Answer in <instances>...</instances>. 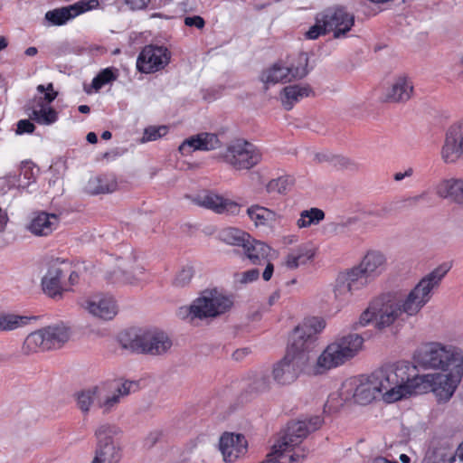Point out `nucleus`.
Returning <instances> with one entry per match:
<instances>
[{
	"mask_svg": "<svg viewBox=\"0 0 463 463\" xmlns=\"http://www.w3.org/2000/svg\"><path fill=\"white\" fill-rule=\"evenodd\" d=\"M138 389L139 383L137 381L107 380L77 392V406L81 412L88 413L92 406L97 405L103 414H109L114 411L126 397Z\"/></svg>",
	"mask_w": 463,
	"mask_h": 463,
	"instance_id": "f257e3e1",
	"label": "nucleus"
},
{
	"mask_svg": "<svg viewBox=\"0 0 463 463\" xmlns=\"http://www.w3.org/2000/svg\"><path fill=\"white\" fill-rule=\"evenodd\" d=\"M414 367L409 362L387 364L373 372L382 400L392 403L417 394L418 383L411 373Z\"/></svg>",
	"mask_w": 463,
	"mask_h": 463,
	"instance_id": "f03ea898",
	"label": "nucleus"
},
{
	"mask_svg": "<svg viewBox=\"0 0 463 463\" xmlns=\"http://www.w3.org/2000/svg\"><path fill=\"white\" fill-rule=\"evenodd\" d=\"M322 422L319 416L290 422L285 434L273 445L266 458L276 463H300L306 457V450L301 447L302 441L309 432L317 430Z\"/></svg>",
	"mask_w": 463,
	"mask_h": 463,
	"instance_id": "7ed1b4c3",
	"label": "nucleus"
},
{
	"mask_svg": "<svg viewBox=\"0 0 463 463\" xmlns=\"http://www.w3.org/2000/svg\"><path fill=\"white\" fill-rule=\"evenodd\" d=\"M364 342L358 334H348L335 339L323 350L315 364H310L309 372L318 375L345 364L362 351Z\"/></svg>",
	"mask_w": 463,
	"mask_h": 463,
	"instance_id": "20e7f679",
	"label": "nucleus"
},
{
	"mask_svg": "<svg viewBox=\"0 0 463 463\" xmlns=\"http://www.w3.org/2000/svg\"><path fill=\"white\" fill-rule=\"evenodd\" d=\"M402 314L401 298L394 293L383 294L370 301L352 328L358 330L374 323L376 328L383 329L392 326Z\"/></svg>",
	"mask_w": 463,
	"mask_h": 463,
	"instance_id": "39448f33",
	"label": "nucleus"
},
{
	"mask_svg": "<svg viewBox=\"0 0 463 463\" xmlns=\"http://www.w3.org/2000/svg\"><path fill=\"white\" fill-rule=\"evenodd\" d=\"M417 362L426 369L441 372L463 370V350L453 345L429 343L418 352Z\"/></svg>",
	"mask_w": 463,
	"mask_h": 463,
	"instance_id": "423d86ee",
	"label": "nucleus"
},
{
	"mask_svg": "<svg viewBox=\"0 0 463 463\" xmlns=\"http://www.w3.org/2000/svg\"><path fill=\"white\" fill-rule=\"evenodd\" d=\"M450 268L449 263L440 264L424 276L405 298H401V307L407 317L416 316L430 302L432 291L439 287Z\"/></svg>",
	"mask_w": 463,
	"mask_h": 463,
	"instance_id": "0eeeda50",
	"label": "nucleus"
},
{
	"mask_svg": "<svg viewBox=\"0 0 463 463\" xmlns=\"http://www.w3.org/2000/svg\"><path fill=\"white\" fill-rule=\"evenodd\" d=\"M116 260V269L109 276L111 282L138 286L146 280L144 260L131 245H121L117 250Z\"/></svg>",
	"mask_w": 463,
	"mask_h": 463,
	"instance_id": "6e6552de",
	"label": "nucleus"
},
{
	"mask_svg": "<svg viewBox=\"0 0 463 463\" xmlns=\"http://www.w3.org/2000/svg\"><path fill=\"white\" fill-rule=\"evenodd\" d=\"M233 305L232 298L218 289L204 290L189 307H183L179 316L192 318L216 317L229 311Z\"/></svg>",
	"mask_w": 463,
	"mask_h": 463,
	"instance_id": "1a4fd4ad",
	"label": "nucleus"
},
{
	"mask_svg": "<svg viewBox=\"0 0 463 463\" xmlns=\"http://www.w3.org/2000/svg\"><path fill=\"white\" fill-rule=\"evenodd\" d=\"M308 56L305 52L280 60L265 69L260 80L268 87L269 84L289 82L304 78L308 73Z\"/></svg>",
	"mask_w": 463,
	"mask_h": 463,
	"instance_id": "9d476101",
	"label": "nucleus"
},
{
	"mask_svg": "<svg viewBox=\"0 0 463 463\" xmlns=\"http://www.w3.org/2000/svg\"><path fill=\"white\" fill-rule=\"evenodd\" d=\"M462 378L463 370L416 375L417 394L431 391L439 402H449L454 395Z\"/></svg>",
	"mask_w": 463,
	"mask_h": 463,
	"instance_id": "9b49d317",
	"label": "nucleus"
},
{
	"mask_svg": "<svg viewBox=\"0 0 463 463\" xmlns=\"http://www.w3.org/2000/svg\"><path fill=\"white\" fill-rule=\"evenodd\" d=\"M121 430L115 424L104 423L95 430L96 448L93 460L98 463H118L122 457Z\"/></svg>",
	"mask_w": 463,
	"mask_h": 463,
	"instance_id": "f8f14e48",
	"label": "nucleus"
},
{
	"mask_svg": "<svg viewBox=\"0 0 463 463\" xmlns=\"http://www.w3.org/2000/svg\"><path fill=\"white\" fill-rule=\"evenodd\" d=\"M310 361L307 354L288 346L285 356L273 366V380L278 384L287 385L295 382L301 373L312 375Z\"/></svg>",
	"mask_w": 463,
	"mask_h": 463,
	"instance_id": "ddd939ff",
	"label": "nucleus"
},
{
	"mask_svg": "<svg viewBox=\"0 0 463 463\" xmlns=\"http://www.w3.org/2000/svg\"><path fill=\"white\" fill-rule=\"evenodd\" d=\"M36 95L27 105L30 119L42 126H51L59 119V114L51 103L57 98L58 92L54 90L52 83L38 85Z\"/></svg>",
	"mask_w": 463,
	"mask_h": 463,
	"instance_id": "4468645a",
	"label": "nucleus"
},
{
	"mask_svg": "<svg viewBox=\"0 0 463 463\" xmlns=\"http://www.w3.org/2000/svg\"><path fill=\"white\" fill-rule=\"evenodd\" d=\"M344 392L351 401L359 405H368L382 399L376 380L373 373L346 379L344 382Z\"/></svg>",
	"mask_w": 463,
	"mask_h": 463,
	"instance_id": "2eb2a0df",
	"label": "nucleus"
},
{
	"mask_svg": "<svg viewBox=\"0 0 463 463\" xmlns=\"http://www.w3.org/2000/svg\"><path fill=\"white\" fill-rule=\"evenodd\" d=\"M222 157L236 170H249L260 162L261 153L251 143L239 139L227 146Z\"/></svg>",
	"mask_w": 463,
	"mask_h": 463,
	"instance_id": "dca6fc26",
	"label": "nucleus"
},
{
	"mask_svg": "<svg viewBox=\"0 0 463 463\" xmlns=\"http://www.w3.org/2000/svg\"><path fill=\"white\" fill-rule=\"evenodd\" d=\"M171 51L165 45L146 44L137 58V70L145 74H151L165 70L171 61Z\"/></svg>",
	"mask_w": 463,
	"mask_h": 463,
	"instance_id": "f3484780",
	"label": "nucleus"
},
{
	"mask_svg": "<svg viewBox=\"0 0 463 463\" xmlns=\"http://www.w3.org/2000/svg\"><path fill=\"white\" fill-rule=\"evenodd\" d=\"M79 304L89 315L104 321L112 320L119 310L118 301L114 296L103 292L83 297Z\"/></svg>",
	"mask_w": 463,
	"mask_h": 463,
	"instance_id": "a211bd4d",
	"label": "nucleus"
},
{
	"mask_svg": "<svg viewBox=\"0 0 463 463\" xmlns=\"http://www.w3.org/2000/svg\"><path fill=\"white\" fill-rule=\"evenodd\" d=\"M371 281L355 265L338 273L333 288L336 301L347 300L354 292L365 288Z\"/></svg>",
	"mask_w": 463,
	"mask_h": 463,
	"instance_id": "6ab92c4d",
	"label": "nucleus"
},
{
	"mask_svg": "<svg viewBox=\"0 0 463 463\" xmlns=\"http://www.w3.org/2000/svg\"><path fill=\"white\" fill-rule=\"evenodd\" d=\"M440 157L446 164H455L463 158V117L446 129Z\"/></svg>",
	"mask_w": 463,
	"mask_h": 463,
	"instance_id": "aec40b11",
	"label": "nucleus"
},
{
	"mask_svg": "<svg viewBox=\"0 0 463 463\" xmlns=\"http://www.w3.org/2000/svg\"><path fill=\"white\" fill-rule=\"evenodd\" d=\"M67 267L61 263H55L49 267L46 274L42 279L43 290L49 297L55 298L61 296L64 291L70 289L73 284V274H70L67 279L69 270Z\"/></svg>",
	"mask_w": 463,
	"mask_h": 463,
	"instance_id": "412c9836",
	"label": "nucleus"
},
{
	"mask_svg": "<svg viewBox=\"0 0 463 463\" xmlns=\"http://www.w3.org/2000/svg\"><path fill=\"white\" fill-rule=\"evenodd\" d=\"M99 6V0H80L73 5L48 11L44 18L49 25L61 26L86 12L97 9Z\"/></svg>",
	"mask_w": 463,
	"mask_h": 463,
	"instance_id": "4be33fe9",
	"label": "nucleus"
},
{
	"mask_svg": "<svg viewBox=\"0 0 463 463\" xmlns=\"http://www.w3.org/2000/svg\"><path fill=\"white\" fill-rule=\"evenodd\" d=\"M219 450L226 463H234L248 450V441L244 435L224 432L219 439Z\"/></svg>",
	"mask_w": 463,
	"mask_h": 463,
	"instance_id": "5701e85b",
	"label": "nucleus"
},
{
	"mask_svg": "<svg viewBox=\"0 0 463 463\" xmlns=\"http://www.w3.org/2000/svg\"><path fill=\"white\" fill-rule=\"evenodd\" d=\"M60 222L58 214L39 211L32 213L25 228L34 236L47 237L58 229Z\"/></svg>",
	"mask_w": 463,
	"mask_h": 463,
	"instance_id": "b1692460",
	"label": "nucleus"
},
{
	"mask_svg": "<svg viewBox=\"0 0 463 463\" xmlns=\"http://www.w3.org/2000/svg\"><path fill=\"white\" fill-rule=\"evenodd\" d=\"M194 202L199 206L210 209L217 213H228L232 215H238L241 207L238 203L223 198L213 192H203L197 194L194 198Z\"/></svg>",
	"mask_w": 463,
	"mask_h": 463,
	"instance_id": "393cba45",
	"label": "nucleus"
},
{
	"mask_svg": "<svg viewBox=\"0 0 463 463\" xmlns=\"http://www.w3.org/2000/svg\"><path fill=\"white\" fill-rule=\"evenodd\" d=\"M356 266L372 282L386 271L388 266L387 256L379 250H369Z\"/></svg>",
	"mask_w": 463,
	"mask_h": 463,
	"instance_id": "a878e982",
	"label": "nucleus"
},
{
	"mask_svg": "<svg viewBox=\"0 0 463 463\" xmlns=\"http://www.w3.org/2000/svg\"><path fill=\"white\" fill-rule=\"evenodd\" d=\"M324 15L328 32H333L335 38L345 37L354 24V16L342 7L326 11Z\"/></svg>",
	"mask_w": 463,
	"mask_h": 463,
	"instance_id": "bb28decb",
	"label": "nucleus"
},
{
	"mask_svg": "<svg viewBox=\"0 0 463 463\" xmlns=\"http://www.w3.org/2000/svg\"><path fill=\"white\" fill-rule=\"evenodd\" d=\"M221 141L213 133H200L185 139L180 146L179 151L183 156H189L196 150L209 151L218 148Z\"/></svg>",
	"mask_w": 463,
	"mask_h": 463,
	"instance_id": "cd10ccee",
	"label": "nucleus"
},
{
	"mask_svg": "<svg viewBox=\"0 0 463 463\" xmlns=\"http://www.w3.org/2000/svg\"><path fill=\"white\" fill-rule=\"evenodd\" d=\"M413 93V83L406 75L394 77L384 92V100L388 102H405Z\"/></svg>",
	"mask_w": 463,
	"mask_h": 463,
	"instance_id": "c85d7f7f",
	"label": "nucleus"
},
{
	"mask_svg": "<svg viewBox=\"0 0 463 463\" xmlns=\"http://www.w3.org/2000/svg\"><path fill=\"white\" fill-rule=\"evenodd\" d=\"M149 328H131L118 335V343L122 349L135 354H145Z\"/></svg>",
	"mask_w": 463,
	"mask_h": 463,
	"instance_id": "c756f323",
	"label": "nucleus"
},
{
	"mask_svg": "<svg viewBox=\"0 0 463 463\" xmlns=\"http://www.w3.org/2000/svg\"><path fill=\"white\" fill-rule=\"evenodd\" d=\"M316 341L317 335L309 327L305 328V321H303L293 331L288 346L298 353H304L311 358Z\"/></svg>",
	"mask_w": 463,
	"mask_h": 463,
	"instance_id": "7c9ffc66",
	"label": "nucleus"
},
{
	"mask_svg": "<svg viewBox=\"0 0 463 463\" xmlns=\"http://www.w3.org/2000/svg\"><path fill=\"white\" fill-rule=\"evenodd\" d=\"M246 213L256 228H272L281 219L279 213L260 204L249 206Z\"/></svg>",
	"mask_w": 463,
	"mask_h": 463,
	"instance_id": "2f4dec72",
	"label": "nucleus"
},
{
	"mask_svg": "<svg viewBox=\"0 0 463 463\" xmlns=\"http://www.w3.org/2000/svg\"><path fill=\"white\" fill-rule=\"evenodd\" d=\"M436 194L449 199L463 207V178H446L435 185Z\"/></svg>",
	"mask_w": 463,
	"mask_h": 463,
	"instance_id": "473e14b6",
	"label": "nucleus"
},
{
	"mask_svg": "<svg viewBox=\"0 0 463 463\" xmlns=\"http://www.w3.org/2000/svg\"><path fill=\"white\" fill-rule=\"evenodd\" d=\"M144 354L160 355L166 353L172 346L168 335L158 329L149 328Z\"/></svg>",
	"mask_w": 463,
	"mask_h": 463,
	"instance_id": "72a5a7b5",
	"label": "nucleus"
},
{
	"mask_svg": "<svg viewBox=\"0 0 463 463\" xmlns=\"http://www.w3.org/2000/svg\"><path fill=\"white\" fill-rule=\"evenodd\" d=\"M312 89L307 84H293L284 87L279 94V100L287 110L292 109L296 103L309 97Z\"/></svg>",
	"mask_w": 463,
	"mask_h": 463,
	"instance_id": "f704fd0d",
	"label": "nucleus"
},
{
	"mask_svg": "<svg viewBox=\"0 0 463 463\" xmlns=\"http://www.w3.org/2000/svg\"><path fill=\"white\" fill-rule=\"evenodd\" d=\"M316 251L312 246L304 243L291 250L284 258L283 265L290 270L307 264L315 257Z\"/></svg>",
	"mask_w": 463,
	"mask_h": 463,
	"instance_id": "c9c22d12",
	"label": "nucleus"
},
{
	"mask_svg": "<svg viewBox=\"0 0 463 463\" xmlns=\"http://www.w3.org/2000/svg\"><path fill=\"white\" fill-rule=\"evenodd\" d=\"M118 188V182L113 175H99L90 177L86 184V192L90 194L113 193Z\"/></svg>",
	"mask_w": 463,
	"mask_h": 463,
	"instance_id": "e433bc0d",
	"label": "nucleus"
},
{
	"mask_svg": "<svg viewBox=\"0 0 463 463\" xmlns=\"http://www.w3.org/2000/svg\"><path fill=\"white\" fill-rule=\"evenodd\" d=\"M247 258L254 265L263 264L269 257L272 249L263 241L254 240L250 237V241L243 247Z\"/></svg>",
	"mask_w": 463,
	"mask_h": 463,
	"instance_id": "4c0bfd02",
	"label": "nucleus"
},
{
	"mask_svg": "<svg viewBox=\"0 0 463 463\" xmlns=\"http://www.w3.org/2000/svg\"><path fill=\"white\" fill-rule=\"evenodd\" d=\"M49 349L60 347L71 337V329L64 324H58L43 328Z\"/></svg>",
	"mask_w": 463,
	"mask_h": 463,
	"instance_id": "58836bf2",
	"label": "nucleus"
},
{
	"mask_svg": "<svg viewBox=\"0 0 463 463\" xmlns=\"http://www.w3.org/2000/svg\"><path fill=\"white\" fill-rule=\"evenodd\" d=\"M23 350L26 354L49 350L43 328L27 335L23 345Z\"/></svg>",
	"mask_w": 463,
	"mask_h": 463,
	"instance_id": "ea45409f",
	"label": "nucleus"
},
{
	"mask_svg": "<svg viewBox=\"0 0 463 463\" xmlns=\"http://www.w3.org/2000/svg\"><path fill=\"white\" fill-rule=\"evenodd\" d=\"M324 219V211L317 207H312L299 213V217L296 221V226L299 230L307 229L311 226L318 225Z\"/></svg>",
	"mask_w": 463,
	"mask_h": 463,
	"instance_id": "a19ab883",
	"label": "nucleus"
},
{
	"mask_svg": "<svg viewBox=\"0 0 463 463\" xmlns=\"http://www.w3.org/2000/svg\"><path fill=\"white\" fill-rule=\"evenodd\" d=\"M219 238L229 245L241 246L243 248L248 241H250V235L237 228L228 227L220 232Z\"/></svg>",
	"mask_w": 463,
	"mask_h": 463,
	"instance_id": "79ce46f5",
	"label": "nucleus"
},
{
	"mask_svg": "<svg viewBox=\"0 0 463 463\" xmlns=\"http://www.w3.org/2000/svg\"><path fill=\"white\" fill-rule=\"evenodd\" d=\"M349 401H351V397L345 394L343 383L338 391L329 394L324 406V411L328 414L336 412Z\"/></svg>",
	"mask_w": 463,
	"mask_h": 463,
	"instance_id": "37998d69",
	"label": "nucleus"
},
{
	"mask_svg": "<svg viewBox=\"0 0 463 463\" xmlns=\"http://www.w3.org/2000/svg\"><path fill=\"white\" fill-rule=\"evenodd\" d=\"M27 317L14 314L0 313V330L8 331L16 329L28 322Z\"/></svg>",
	"mask_w": 463,
	"mask_h": 463,
	"instance_id": "c03bdc74",
	"label": "nucleus"
},
{
	"mask_svg": "<svg viewBox=\"0 0 463 463\" xmlns=\"http://www.w3.org/2000/svg\"><path fill=\"white\" fill-rule=\"evenodd\" d=\"M117 70L106 68L102 70L92 80V87L95 90H100L103 86L116 80Z\"/></svg>",
	"mask_w": 463,
	"mask_h": 463,
	"instance_id": "a18cd8bd",
	"label": "nucleus"
},
{
	"mask_svg": "<svg viewBox=\"0 0 463 463\" xmlns=\"http://www.w3.org/2000/svg\"><path fill=\"white\" fill-rule=\"evenodd\" d=\"M328 32L326 23H325L324 13L317 15L316 24L312 25L309 30L306 33V37L310 40H315L320 35L325 34Z\"/></svg>",
	"mask_w": 463,
	"mask_h": 463,
	"instance_id": "49530a36",
	"label": "nucleus"
},
{
	"mask_svg": "<svg viewBox=\"0 0 463 463\" xmlns=\"http://www.w3.org/2000/svg\"><path fill=\"white\" fill-rule=\"evenodd\" d=\"M194 270L193 266L191 265H185L175 275L173 284L175 287L183 288L189 284L191 281L193 276H194Z\"/></svg>",
	"mask_w": 463,
	"mask_h": 463,
	"instance_id": "de8ad7c7",
	"label": "nucleus"
},
{
	"mask_svg": "<svg viewBox=\"0 0 463 463\" xmlns=\"http://www.w3.org/2000/svg\"><path fill=\"white\" fill-rule=\"evenodd\" d=\"M386 210L383 208L374 209L366 212L364 214V223L367 229L374 228L378 225L379 222L386 216Z\"/></svg>",
	"mask_w": 463,
	"mask_h": 463,
	"instance_id": "09e8293b",
	"label": "nucleus"
},
{
	"mask_svg": "<svg viewBox=\"0 0 463 463\" xmlns=\"http://www.w3.org/2000/svg\"><path fill=\"white\" fill-rule=\"evenodd\" d=\"M167 134V128L165 126L155 127L151 126L144 130L143 137L141 138L142 143L157 140L158 138Z\"/></svg>",
	"mask_w": 463,
	"mask_h": 463,
	"instance_id": "8fccbe9b",
	"label": "nucleus"
},
{
	"mask_svg": "<svg viewBox=\"0 0 463 463\" xmlns=\"http://www.w3.org/2000/svg\"><path fill=\"white\" fill-rule=\"evenodd\" d=\"M288 179L287 177L281 176L270 180L268 183L266 189L268 193L284 194L288 190Z\"/></svg>",
	"mask_w": 463,
	"mask_h": 463,
	"instance_id": "3c124183",
	"label": "nucleus"
},
{
	"mask_svg": "<svg viewBox=\"0 0 463 463\" xmlns=\"http://www.w3.org/2000/svg\"><path fill=\"white\" fill-rule=\"evenodd\" d=\"M305 328H310L313 333L316 335L321 333L326 327V321L322 317H312L306 318L305 320Z\"/></svg>",
	"mask_w": 463,
	"mask_h": 463,
	"instance_id": "603ef678",
	"label": "nucleus"
},
{
	"mask_svg": "<svg viewBox=\"0 0 463 463\" xmlns=\"http://www.w3.org/2000/svg\"><path fill=\"white\" fill-rule=\"evenodd\" d=\"M259 276L260 271L257 269H251L250 270L236 274L235 279L236 282L240 284H248L257 280Z\"/></svg>",
	"mask_w": 463,
	"mask_h": 463,
	"instance_id": "864d4df0",
	"label": "nucleus"
},
{
	"mask_svg": "<svg viewBox=\"0 0 463 463\" xmlns=\"http://www.w3.org/2000/svg\"><path fill=\"white\" fill-rule=\"evenodd\" d=\"M35 129V126L30 119H21L17 123L16 133L19 135L32 134Z\"/></svg>",
	"mask_w": 463,
	"mask_h": 463,
	"instance_id": "5fc2aeb1",
	"label": "nucleus"
},
{
	"mask_svg": "<svg viewBox=\"0 0 463 463\" xmlns=\"http://www.w3.org/2000/svg\"><path fill=\"white\" fill-rule=\"evenodd\" d=\"M184 22L186 26L197 29H203L205 25L203 18L199 15L186 16Z\"/></svg>",
	"mask_w": 463,
	"mask_h": 463,
	"instance_id": "6e6d98bb",
	"label": "nucleus"
},
{
	"mask_svg": "<svg viewBox=\"0 0 463 463\" xmlns=\"http://www.w3.org/2000/svg\"><path fill=\"white\" fill-rule=\"evenodd\" d=\"M150 0H125L127 5L132 10H141L147 6Z\"/></svg>",
	"mask_w": 463,
	"mask_h": 463,
	"instance_id": "4d7b16f0",
	"label": "nucleus"
},
{
	"mask_svg": "<svg viewBox=\"0 0 463 463\" xmlns=\"http://www.w3.org/2000/svg\"><path fill=\"white\" fill-rule=\"evenodd\" d=\"M22 175L24 178L27 180V183L25 184L26 185L30 184L35 180L33 168L28 164L23 166Z\"/></svg>",
	"mask_w": 463,
	"mask_h": 463,
	"instance_id": "13d9d810",
	"label": "nucleus"
},
{
	"mask_svg": "<svg viewBox=\"0 0 463 463\" xmlns=\"http://www.w3.org/2000/svg\"><path fill=\"white\" fill-rule=\"evenodd\" d=\"M264 263H266V268L262 273V278L265 281H269L273 275L274 266L270 262L269 257L268 258V260H266Z\"/></svg>",
	"mask_w": 463,
	"mask_h": 463,
	"instance_id": "bf43d9fd",
	"label": "nucleus"
},
{
	"mask_svg": "<svg viewBox=\"0 0 463 463\" xmlns=\"http://www.w3.org/2000/svg\"><path fill=\"white\" fill-rule=\"evenodd\" d=\"M413 168L408 167L403 172H397L393 178L395 181L400 182L403 180L405 177H411L413 175Z\"/></svg>",
	"mask_w": 463,
	"mask_h": 463,
	"instance_id": "052dcab7",
	"label": "nucleus"
},
{
	"mask_svg": "<svg viewBox=\"0 0 463 463\" xmlns=\"http://www.w3.org/2000/svg\"><path fill=\"white\" fill-rule=\"evenodd\" d=\"M299 238L296 234L286 235L282 239V242L285 245L295 244L298 241Z\"/></svg>",
	"mask_w": 463,
	"mask_h": 463,
	"instance_id": "680f3d73",
	"label": "nucleus"
},
{
	"mask_svg": "<svg viewBox=\"0 0 463 463\" xmlns=\"http://www.w3.org/2000/svg\"><path fill=\"white\" fill-rule=\"evenodd\" d=\"M250 353L248 348L238 349L233 353V358L235 360H241Z\"/></svg>",
	"mask_w": 463,
	"mask_h": 463,
	"instance_id": "e2e57ef3",
	"label": "nucleus"
},
{
	"mask_svg": "<svg viewBox=\"0 0 463 463\" xmlns=\"http://www.w3.org/2000/svg\"><path fill=\"white\" fill-rule=\"evenodd\" d=\"M8 222V216L6 213L0 207V231H3Z\"/></svg>",
	"mask_w": 463,
	"mask_h": 463,
	"instance_id": "0e129e2a",
	"label": "nucleus"
},
{
	"mask_svg": "<svg viewBox=\"0 0 463 463\" xmlns=\"http://www.w3.org/2000/svg\"><path fill=\"white\" fill-rule=\"evenodd\" d=\"M87 141L90 144H95L98 141L97 135L94 132H90L87 135Z\"/></svg>",
	"mask_w": 463,
	"mask_h": 463,
	"instance_id": "69168bd1",
	"label": "nucleus"
},
{
	"mask_svg": "<svg viewBox=\"0 0 463 463\" xmlns=\"http://www.w3.org/2000/svg\"><path fill=\"white\" fill-rule=\"evenodd\" d=\"M258 390L263 391L268 389V379L265 377H262L260 380V385L257 387Z\"/></svg>",
	"mask_w": 463,
	"mask_h": 463,
	"instance_id": "338daca9",
	"label": "nucleus"
},
{
	"mask_svg": "<svg viewBox=\"0 0 463 463\" xmlns=\"http://www.w3.org/2000/svg\"><path fill=\"white\" fill-rule=\"evenodd\" d=\"M373 463H397L395 461H392V460H389L385 458H383V457H378L376 458Z\"/></svg>",
	"mask_w": 463,
	"mask_h": 463,
	"instance_id": "774afa93",
	"label": "nucleus"
}]
</instances>
